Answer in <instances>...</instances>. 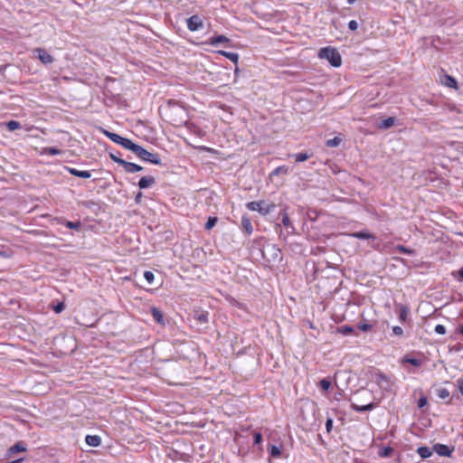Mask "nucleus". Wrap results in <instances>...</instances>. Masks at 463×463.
<instances>
[{"mask_svg": "<svg viewBox=\"0 0 463 463\" xmlns=\"http://www.w3.org/2000/svg\"><path fill=\"white\" fill-rule=\"evenodd\" d=\"M320 59L326 60L333 67L338 68L342 64V58L340 53L335 48L325 47L321 48L318 52Z\"/></svg>", "mask_w": 463, "mask_h": 463, "instance_id": "nucleus-1", "label": "nucleus"}, {"mask_svg": "<svg viewBox=\"0 0 463 463\" xmlns=\"http://www.w3.org/2000/svg\"><path fill=\"white\" fill-rule=\"evenodd\" d=\"M246 207L250 211L258 212L261 215H267L275 208V204L267 201H253L248 203Z\"/></svg>", "mask_w": 463, "mask_h": 463, "instance_id": "nucleus-2", "label": "nucleus"}, {"mask_svg": "<svg viewBox=\"0 0 463 463\" xmlns=\"http://www.w3.org/2000/svg\"><path fill=\"white\" fill-rule=\"evenodd\" d=\"M136 155L141 158L143 161L154 164V165H161L160 156L157 154H153L141 146H138Z\"/></svg>", "mask_w": 463, "mask_h": 463, "instance_id": "nucleus-3", "label": "nucleus"}, {"mask_svg": "<svg viewBox=\"0 0 463 463\" xmlns=\"http://www.w3.org/2000/svg\"><path fill=\"white\" fill-rule=\"evenodd\" d=\"M187 28L191 32H195L203 27V20L199 15H192L186 20Z\"/></svg>", "mask_w": 463, "mask_h": 463, "instance_id": "nucleus-4", "label": "nucleus"}, {"mask_svg": "<svg viewBox=\"0 0 463 463\" xmlns=\"http://www.w3.org/2000/svg\"><path fill=\"white\" fill-rule=\"evenodd\" d=\"M34 52L37 53L38 59L45 65L51 64L53 62L54 59L53 57L45 50L43 48H37L34 50Z\"/></svg>", "mask_w": 463, "mask_h": 463, "instance_id": "nucleus-5", "label": "nucleus"}, {"mask_svg": "<svg viewBox=\"0 0 463 463\" xmlns=\"http://www.w3.org/2000/svg\"><path fill=\"white\" fill-rule=\"evenodd\" d=\"M433 450L439 456L450 457L454 451V448H450L445 444L437 443L433 446Z\"/></svg>", "mask_w": 463, "mask_h": 463, "instance_id": "nucleus-6", "label": "nucleus"}, {"mask_svg": "<svg viewBox=\"0 0 463 463\" xmlns=\"http://www.w3.org/2000/svg\"><path fill=\"white\" fill-rule=\"evenodd\" d=\"M280 215H281V218H282V220H281L282 224L288 230V233L295 234L296 233V229L293 226V224L291 223L287 212L285 210L282 211L280 213Z\"/></svg>", "mask_w": 463, "mask_h": 463, "instance_id": "nucleus-7", "label": "nucleus"}, {"mask_svg": "<svg viewBox=\"0 0 463 463\" xmlns=\"http://www.w3.org/2000/svg\"><path fill=\"white\" fill-rule=\"evenodd\" d=\"M155 184H156L155 177H153L151 175H147V176H143L140 178V180L138 182V186L140 189H146V188L152 186Z\"/></svg>", "mask_w": 463, "mask_h": 463, "instance_id": "nucleus-8", "label": "nucleus"}, {"mask_svg": "<svg viewBox=\"0 0 463 463\" xmlns=\"http://www.w3.org/2000/svg\"><path fill=\"white\" fill-rule=\"evenodd\" d=\"M67 170L71 175L77 176V177L85 178V179L91 177V173L90 171L78 170V169L72 168V167H67Z\"/></svg>", "mask_w": 463, "mask_h": 463, "instance_id": "nucleus-9", "label": "nucleus"}, {"mask_svg": "<svg viewBox=\"0 0 463 463\" xmlns=\"http://www.w3.org/2000/svg\"><path fill=\"white\" fill-rule=\"evenodd\" d=\"M120 146H122L124 148L130 150L134 154H136L139 145L135 144L130 139L123 137Z\"/></svg>", "mask_w": 463, "mask_h": 463, "instance_id": "nucleus-10", "label": "nucleus"}, {"mask_svg": "<svg viewBox=\"0 0 463 463\" xmlns=\"http://www.w3.org/2000/svg\"><path fill=\"white\" fill-rule=\"evenodd\" d=\"M126 172L128 173H136L143 170V167L135 163H130L125 160L123 165Z\"/></svg>", "mask_w": 463, "mask_h": 463, "instance_id": "nucleus-11", "label": "nucleus"}, {"mask_svg": "<svg viewBox=\"0 0 463 463\" xmlns=\"http://www.w3.org/2000/svg\"><path fill=\"white\" fill-rule=\"evenodd\" d=\"M85 441L90 447H99L101 443V438L98 435H87Z\"/></svg>", "mask_w": 463, "mask_h": 463, "instance_id": "nucleus-12", "label": "nucleus"}, {"mask_svg": "<svg viewBox=\"0 0 463 463\" xmlns=\"http://www.w3.org/2000/svg\"><path fill=\"white\" fill-rule=\"evenodd\" d=\"M436 395L442 400L449 399L447 403H450L451 398H450V392L448 389L439 387L435 390Z\"/></svg>", "mask_w": 463, "mask_h": 463, "instance_id": "nucleus-13", "label": "nucleus"}, {"mask_svg": "<svg viewBox=\"0 0 463 463\" xmlns=\"http://www.w3.org/2000/svg\"><path fill=\"white\" fill-rule=\"evenodd\" d=\"M230 43V39L227 38L225 35H217L215 37H212L209 39V44L213 46H216L220 43Z\"/></svg>", "mask_w": 463, "mask_h": 463, "instance_id": "nucleus-14", "label": "nucleus"}, {"mask_svg": "<svg viewBox=\"0 0 463 463\" xmlns=\"http://www.w3.org/2000/svg\"><path fill=\"white\" fill-rule=\"evenodd\" d=\"M350 236L360 240L375 239V236L373 234L369 233L368 232L365 231L353 232L350 234Z\"/></svg>", "mask_w": 463, "mask_h": 463, "instance_id": "nucleus-15", "label": "nucleus"}, {"mask_svg": "<svg viewBox=\"0 0 463 463\" xmlns=\"http://www.w3.org/2000/svg\"><path fill=\"white\" fill-rule=\"evenodd\" d=\"M241 226L247 232V234H251L253 232V226L251 224V221L247 216H242L241 218Z\"/></svg>", "mask_w": 463, "mask_h": 463, "instance_id": "nucleus-16", "label": "nucleus"}, {"mask_svg": "<svg viewBox=\"0 0 463 463\" xmlns=\"http://www.w3.org/2000/svg\"><path fill=\"white\" fill-rule=\"evenodd\" d=\"M218 53L225 58L231 60L234 64H238L239 61V54L236 52H230L226 51H218Z\"/></svg>", "mask_w": 463, "mask_h": 463, "instance_id": "nucleus-17", "label": "nucleus"}, {"mask_svg": "<svg viewBox=\"0 0 463 463\" xmlns=\"http://www.w3.org/2000/svg\"><path fill=\"white\" fill-rule=\"evenodd\" d=\"M433 451V449H431L429 447H420L417 449V452L421 458H430L432 455Z\"/></svg>", "mask_w": 463, "mask_h": 463, "instance_id": "nucleus-18", "label": "nucleus"}, {"mask_svg": "<svg viewBox=\"0 0 463 463\" xmlns=\"http://www.w3.org/2000/svg\"><path fill=\"white\" fill-rule=\"evenodd\" d=\"M151 314H152V317H153L154 320L156 323L164 324V316H163L162 312L158 308L152 307L151 308Z\"/></svg>", "mask_w": 463, "mask_h": 463, "instance_id": "nucleus-19", "label": "nucleus"}, {"mask_svg": "<svg viewBox=\"0 0 463 463\" xmlns=\"http://www.w3.org/2000/svg\"><path fill=\"white\" fill-rule=\"evenodd\" d=\"M394 122H395V118H392V117H389L383 120H382V122L379 124V128H382V129H387L391 127H392L394 125Z\"/></svg>", "mask_w": 463, "mask_h": 463, "instance_id": "nucleus-20", "label": "nucleus"}, {"mask_svg": "<svg viewBox=\"0 0 463 463\" xmlns=\"http://www.w3.org/2000/svg\"><path fill=\"white\" fill-rule=\"evenodd\" d=\"M105 135L111 140L113 141L114 143L118 144V145H120L121 144V141L123 139V137L119 136L118 134H116V133H113V132H109V131H105Z\"/></svg>", "mask_w": 463, "mask_h": 463, "instance_id": "nucleus-21", "label": "nucleus"}, {"mask_svg": "<svg viewBox=\"0 0 463 463\" xmlns=\"http://www.w3.org/2000/svg\"><path fill=\"white\" fill-rule=\"evenodd\" d=\"M62 153L61 150L56 147H44L43 148L42 155L57 156Z\"/></svg>", "mask_w": 463, "mask_h": 463, "instance_id": "nucleus-22", "label": "nucleus"}, {"mask_svg": "<svg viewBox=\"0 0 463 463\" xmlns=\"http://www.w3.org/2000/svg\"><path fill=\"white\" fill-rule=\"evenodd\" d=\"M444 84L449 88H453V89L458 88V83H457L456 79L450 75L445 76Z\"/></svg>", "mask_w": 463, "mask_h": 463, "instance_id": "nucleus-23", "label": "nucleus"}, {"mask_svg": "<svg viewBox=\"0 0 463 463\" xmlns=\"http://www.w3.org/2000/svg\"><path fill=\"white\" fill-rule=\"evenodd\" d=\"M409 309L406 306L400 307L399 319L401 322H405L408 318Z\"/></svg>", "mask_w": 463, "mask_h": 463, "instance_id": "nucleus-24", "label": "nucleus"}, {"mask_svg": "<svg viewBox=\"0 0 463 463\" xmlns=\"http://www.w3.org/2000/svg\"><path fill=\"white\" fill-rule=\"evenodd\" d=\"M352 408L356 411H371L373 409V403H369V404H366V405H363V406H359V405H356V404H352Z\"/></svg>", "mask_w": 463, "mask_h": 463, "instance_id": "nucleus-25", "label": "nucleus"}, {"mask_svg": "<svg viewBox=\"0 0 463 463\" xmlns=\"http://www.w3.org/2000/svg\"><path fill=\"white\" fill-rule=\"evenodd\" d=\"M194 318L200 324H206L209 320V314H208V312H202V313L196 314Z\"/></svg>", "mask_w": 463, "mask_h": 463, "instance_id": "nucleus-26", "label": "nucleus"}, {"mask_svg": "<svg viewBox=\"0 0 463 463\" xmlns=\"http://www.w3.org/2000/svg\"><path fill=\"white\" fill-rule=\"evenodd\" d=\"M403 362L404 363H408L413 366H416V367H419L421 365L422 362L420 359H418V358H414V357H408V356H405L403 358Z\"/></svg>", "mask_w": 463, "mask_h": 463, "instance_id": "nucleus-27", "label": "nucleus"}, {"mask_svg": "<svg viewBox=\"0 0 463 463\" xmlns=\"http://www.w3.org/2000/svg\"><path fill=\"white\" fill-rule=\"evenodd\" d=\"M395 250L401 253H404V254H407V255H410V256H412L415 254V250H411V249H408L406 248L405 246L403 245H397L395 247Z\"/></svg>", "mask_w": 463, "mask_h": 463, "instance_id": "nucleus-28", "label": "nucleus"}, {"mask_svg": "<svg viewBox=\"0 0 463 463\" xmlns=\"http://www.w3.org/2000/svg\"><path fill=\"white\" fill-rule=\"evenodd\" d=\"M297 162H304L311 157V154L307 152H303L299 154L293 155Z\"/></svg>", "mask_w": 463, "mask_h": 463, "instance_id": "nucleus-29", "label": "nucleus"}, {"mask_svg": "<svg viewBox=\"0 0 463 463\" xmlns=\"http://www.w3.org/2000/svg\"><path fill=\"white\" fill-rule=\"evenodd\" d=\"M269 454L273 458H279L281 456V449L276 445L269 446Z\"/></svg>", "mask_w": 463, "mask_h": 463, "instance_id": "nucleus-30", "label": "nucleus"}, {"mask_svg": "<svg viewBox=\"0 0 463 463\" xmlns=\"http://www.w3.org/2000/svg\"><path fill=\"white\" fill-rule=\"evenodd\" d=\"M341 141H342L341 137H335L334 138L328 139L326 141V146H328V147H336V146H338L340 145Z\"/></svg>", "mask_w": 463, "mask_h": 463, "instance_id": "nucleus-31", "label": "nucleus"}, {"mask_svg": "<svg viewBox=\"0 0 463 463\" xmlns=\"http://www.w3.org/2000/svg\"><path fill=\"white\" fill-rule=\"evenodd\" d=\"M25 449H26L25 447L21 442H18V443L14 444V446H12L9 449V451H10V453H16V452L25 451Z\"/></svg>", "mask_w": 463, "mask_h": 463, "instance_id": "nucleus-32", "label": "nucleus"}, {"mask_svg": "<svg viewBox=\"0 0 463 463\" xmlns=\"http://www.w3.org/2000/svg\"><path fill=\"white\" fill-rule=\"evenodd\" d=\"M6 128L9 131H14L21 128V124L15 120H10L6 123Z\"/></svg>", "mask_w": 463, "mask_h": 463, "instance_id": "nucleus-33", "label": "nucleus"}, {"mask_svg": "<svg viewBox=\"0 0 463 463\" xmlns=\"http://www.w3.org/2000/svg\"><path fill=\"white\" fill-rule=\"evenodd\" d=\"M373 327V323H369V322H361L359 323L358 325V328L363 331V332H368L370 331L372 328Z\"/></svg>", "mask_w": 463, "mask_h": 463, "instance_id": "nucleus-34", "label": "nucleus"}, {"mask_svg": "<svg viewBox=\"0 0 463 463\" xmlns=\"http://www.w3.org/2000/svg\"><path fill=\"white\" fill-rule=\"evenodd\" d=\"M217 222H218L217 217H209L205 223V229L208 231L211 230L212 228H213L216 225Z\"/></svg>", "mask_w": 463, "mask_h": 463, "instance_id": "nucleus-35", "label": "nucleus"}, {"mask_svg": "<svg viewBox=\"0 0 463 463\" xmlns=\"http://www.w3.org/2000/svg\"><path fill=\"white\" fill-rule=\"evenodd\" d=\"M319 387L324 391H328L331 387V381L327 378H324L319 382Z\"/></svg>", "mask_w": 463, "mask_h": 463, "instance_id": "nucleus-36", "label": "nucleus"}, {"mask_svg": "<svg viewBox=\"0 0 463 463\" xmlns=\"http://www.w3.org/2000/svg\"><path fill=\"white\" fill-rule=\"evenodd\" d=\"M288 173V167L285 166V165H280V166H278L277 168H275L272 172H271V175H281V174H287Z\"/></svg>", "mask_w": 463, "mask_h": 463, "instance_id": "nucleus-37", "label": "nucleus"}, {"mask_svg": "<svg viewBox=\"0 0 463 463\" xmlns=\"http://www.w3.org/2000/svg\"><path fill=\"white\" fill-rule=\"evenodd\" d=\"M65 226L69 229H72V230H80V228L81 227V223L80 222H70V221H67L66 223H65Z\"/></svg>", "mask_w": 463, "mask_h": 463, "instance_id": "nucleus-38", "label": "nucleus"}, {"mask_svg": "<svg viewBox=\"0 0 463 463\" xmlns=\"http://www.w3.org/2000/svg\"><path fill=\"white\" fill-rule=\"evenodd\" d=\"M338 332L341 333L344 335H350L354 332V329L352 326H343L338 328Z\"/></svg>", "mask_w": 463, "mask_h": 463, "instance_id": "nucleus-39", "label": "nucleus"}, {"mask_svg": "<svg viewBox=\"0 0 463 463\" xmlns=\"http://www.w3.org/2000/svg\"><path fill=\"white\" fill-rule=\"evenodd\" d=\"M144 278L147 281L149 285H151L154 282L155 275L152 271L146 270L144 272Z\"/></svg>", "mask_w": 463, "mask_h": 463, "instance_id": "nucleus-40", "label": "nucleus"}, {"mask_svg": "<svg viewBox=\"0 0 463 463\" xmlns=\"http://www.w3.org/2000/svg\"><path fill=\"white\" fill-rule=\"evenodd\" d=\"M393 449L391 447H384L382 449V450L379 452V455L381 457H389L392 453Z\"/></svg>", "mask_w": 463, "mask_h": 463, "instance_id": "nucleus-41", "label": "nucleus"}, {"mask_svg": "<svg viewBox=\"0 0 463 463\" xmlns=\"http://www.w3.org/2000/svg\"><path fill=\"white\" fill-rule=\"evenodd\" d=\"M376 381H377L378 384H382L383 383H389L388 377L385 374H383V373L377 374V380Z\"/></svg>", "mask_w": 463, "mask_h": 463, "instance_id": "nucleus-42", "label": "nucleus"}, {"mask_svg": "<svg viewBox=\"0 0 463 463\" xmlns=\"http://www.w3.org/2000/svg\"><path fill=\"white\" fill-rule=\"evenodd\" d=\"M434 330L439 335L446 334V327L443 325H437Z\"/></svg>", "mask_w": 463, "mask_h": 463, "instance_id": "nucleus-43", "label": "nucleus"}, {"mask_svg": "<svg viewBox=\"0 0 463 463\" xmlns=\"http://www.w3.org/2000/svg\"><path fill=\"white\" fill-rule=\"evenodd\" d=\"M109 156H110L112 161H114L115 163H118L120 165H123L125 160L121 159L120 157L117 156L114 154H110Z\"/></svg>", "mask_w": 463, "mask_h": 463, "instance_id": "nucleus-44", "label": "nucleus"}, {"mask_svg": "<svg viewBox=\"0 0 463 463\" xmlns=\"http://www.w3.org/2000/svg\"><path fill=\"white\" fill-rule=\"evenodd\" d=\"M428 403V399L427 397L425 396H421L419 400H418V407L419 408H423L424 406H426Z\"/></svg>", "mask_w": 463, "mask_h": 463, "instance_id": "nucleus-45", "label": "nucleus"}, {"mask_svg": "<svg viewBox=\"0 0 463 463\" xmlns=\"http://www.w3.org/2000/svg\"><path fill=\"white\" fill-rule=\"evenodd\" d=\"M392 333L395 335H399L400 336V335H402V334H403L402 328L401 326H392Z\"/></svg>", "mask_w": 463, "mask_h": 463, "instance_id": "nucleus-46", "label": "nucleus"}, {"mask_svg": "<svg viewBox=\"0 0 463 463\" xmlns=\"http://www.w3.org/2000/svg\"><path fill=\"white\" fill-rule=\"evenodd\" d=\"M457 388L459 393L463 396V378L457 380Z\"/></svg>", "mask_w": 463, "mask_h": 463, "instance_id": "nucleus-47", "label": "nucleus"}, {"mask_svg": "<svg viewBox=\"0 0 463 463\" xmlns=\"http://www.w3.org/2000/svg\"><path fill=\"white\" fill-rule=\"evenodd\" d=\"M332 428H333V419L328 418L326 422V432L329 433L332 430Z\"/></svg>", "mask_w": 463, "mask_h": 463, "instance_id": "nucleus-48", "label": "nucleus"}, {"mask_svg": "<svg viewBox=\"0 0 463 463\" xmlns=\"http://www.w3.org/2000/svg\"><path fill=\"white\" fill-rule=\"evenodd\" d=\"M348 28L351 31H355L358 28V23L355 20H352L348 23Z\"/></svg>", "mask_w": 463, "mask_h": 463, "instance_id": "nucleus-49", "label": "nucleus"}, {"mask_svg": "<svg viewBox=\"0 0 463 463\" xmlns=\"http://www.w3.org/2000/svg\"><path fill=\"white\" fill-rule=\"evenodd\" d=\"M65 306L62 302L58 303L54 307L53 310L55 313H61L64 309Z\"/></svg>", "mask_w": 463, "mask_h": 463, "instance_id": "nucleus-50", "label": "nucleus"}, {"mask_svg": "<svg viewBox=\"0 0 463 463\" xmlns=\"http://www.w3.org/2000/svg\"><path fill=\"white\" fill-rule=\"evenodd\" d=\"M262 442V435L260 432L254 433V444H260Z\"/></svg>", "mask_w": 463, "mask_h": 463, "instance_id": "nucleus-51", "label": "nucleus"}, {"mask_svg": "<svg viewBox=\"0 0 463 463\" xmlns=\"http://www.w3.org/2000/svg\"><path fill=\"white\" fill-rule=\"evenodd\" d=\"M143 198V194L141 192H138L135 196V203L137 204H141Z\"/></svg>", "mask_w": 463, "mask_h": 463, "instance_id": "nucleus-52", "label": "nucleus"}, {"mask_svg": "<svg viewBox=\"0 0 463 463\" xmlns=\"http://www.w3.org/2000/svg\"><path fill=\"white\" fill-rule=\"evenodd\" d=\"M458 273L460 278V280H463V267L458 269Z\"/></svg>", "mask_w": 463, "mask_h": 463, "instance_id": "nucleus-53", "label": "nucleus"}, {"mask_svg": "<svg viewBox=\"0 0 463 463\" xmlns=\"http://www.w3.org/2000/svg\"><path fill=\"white\" fill-rule=\"evenodd\" d=\"M0 255L4 257H9V255L4 251H0Z\"/></svg>", "mask_w": 463, "mask_h": 463, "instance_id": "nucleus-54", "label": "nucleus"}, {"mask_svg": "<svg viewBox=\"0 0 463 463\" xmlns=\"http://www.w3.org/2000/svg\"><path fill=\"white\" fill-rule=\"evenodd\" d=\"M23 459L20 458V459H17V460H13L11 461L10 463H20Z\"/></svg>", "mask_w": 463, "mask_h": 463, "instance_id": "nucleus-55", "label": "nucleus"}, {"mask_svg": "<svg viewBox=\"0 0 463 463\" xmlns=\"http://www.w3.org/2000/svg\"><path fill=\"white\" fill-rule=\"evenodd\" d=\"M458 330H459V333H460L461 335H463V325H461V326H459V329H458Z\"/></svg>", "mask_w": 463, "mask_h": 463, "instance_id": "nucleus-56", "label": "nucleus"}, {"mask_svg": "<svg viewBox=\"0 0 463 463\" xmlns=\"http://www.w3.org/2000/svg\"><path fill=\"white\" fill-rule=\"evenodd\" d=\"M355 1H356V0H347V3H348L349 5H353V4H354V2H355Z\"/></svg>", "mask_w": 463, "mask_h": 463, "instance_id": "nucleus-57", "label": "nucleus"}, {"mask_svg": "<svg viewBox=\"0 0 463 463\" xmlns=\"http://www.w3.org/2000/svg\"><path fill=\"white\" fill-rule=\"evenodd\" d=\"M235 74L239 73V69L238 67L235 68V71H234Z\"/></svg>", "mask_w": 463, "mask_h": 463, "instance_id": "nucleus-58", "label": "nucleus"}, {"mask_svg": "<svg viewBox=\"0 0 463 463\" xmlns=\"http://www.w3.org/2000/svg\"><path fill=\"white\" fill-rule=\"evenodd\" d=\"M462 236H463V233H462Z\"/></svg>", "mask_w": 463, "mask_h": 463, "instance_id": "nucleus-59", "label": "nucleus"}]
</instances>
